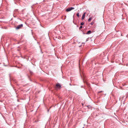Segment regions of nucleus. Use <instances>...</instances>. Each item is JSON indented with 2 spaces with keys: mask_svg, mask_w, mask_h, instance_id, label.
I'll return each instance as SVG.
<instances>
[{
  "mask_svg": "<svg viewBox=\"0 0 128 128\" xmlns=\"http://www.w3.org/2000/svg\"><path fill=\"white\" fill-rule=\"evenodd\" d=\"M82 28V26H80V27L79 28V29L80 30V29H81Z\"/></svg>",
  "mask_w": 128,
  "mask_h": 128,
  "instance_id": "9",
  "label": "nucleus"
},
{
  "mask_svg": "<svg viewBox=\"0 0 128 128\" xmlns=\"http://www.w3.org/2000/svg\"><path fill=\"white\" fill-rule=\"evenodd\" d=\"M86 14V13L85 12H84V14L82 15V20H83L84 19L85 16V14Z\"/></svg>",
  "mask_w": 128,
  "mask_h": 128,
  "instance_id": "4",
  "label": "nucleus"
},
{
  "mask_svg": "<svg viewBox=\"0 0 128 128\" xmlns=\"http://www.w3.org/2000/svg\"><path fill=\"white\" fill-rule=\"evenodd\" d=\"M83 34H85L84 33V32L83 33Z\"/></svg>",
  "mask_w": 128,
  "mask_h": 128,
  "instance_id": "12",
  "label": "nucleus"
},
{
  "mask_svg": "<svg viewBox=\"0 0 128 128\" xmlns=\"http://www.w3.org/2000/svg\"><path fill=\"white\" fill-rule=\"evenodd\" d=\"M94 22H92L90 24L92 25L94 24Z\"/></svg>",
  "mask_w": 128,
  "mask_h": 128,
  "instance_id": "10",
  "label": "nucleus"
},
{
  "mask_svg": "<svg viewBox=\"0 0 128 128\" xmlns=\"http://www.w3.org/2000/svg\"><path fill=\"white\" fill-rule=\"evenodd\" d=\"M82 105H83V104H82Z\"/></svg>",
  "mask_w": 128,
  "mask_h": 128,
  "instance_id": "15",
  "label": "nucleus"
},
{
  "mask_svg": "<svg viewBox=\"0 0 128 128\" xmlns=\"http://www.w3.org/2000/svg\"><path fill=\"white\" fill-rule=\"evenodd\" d=\"M92 33V32L91 30H89L86 33V34H90Z\"/></svg>",
  "mask_w": 128,
  "mask_h": 128,
  "instance_id": "5",
  "label": "nucleus"
},
{
  "mask_svg": "<svg viewBox=\"0 0 128 128\" xmlns=\"http://www.w3.org/2000/svg\"><path fill=\"white\" fill-rule=\"evenodd\" d=\"M65 17H66V16H65Z\"/></svg>",
  "mask_w": 128,
  "mask_h": 128,
  "instance_id": "14",
  "label": "nucleus"
},
{
  "mask_svg": "<svg viewBox=\"0 0 128 128\" xmlns=\"http://www.w3.org/2000/svg\"><path fill=\"white\" fill-rule=\"evenodd\" d=\"M70 84V86H71V84Z\"/></svg>",
  "mask_w": 128,
  "mask_h": 128,
  "instance_id": "13",
  "label": "nucleus"
},
{
  "mask_svg": "<svg viewBox=\"0 0 128 128\" xmlns=\"http://www.w3.org/2000/svg\"><path fill=\"white\" fill-rule=\"evenodd\" d=\"M103 92L102 91H101L99 92H98V93H100V92Z\"/></svg>",
  "mask_w": 128,
  "mask_h": 128,
  "instance_id": "11",
  "label": "nucleus"
},
{
  "mask_svg": "<svg viewBox=\"0 0 128 128\" xmlns=\"http://www.w3.org/2000/svg\"><path fill=\"white\" fill-rule=\"evenodd\" d=\"M74 9V8L73 7L69 8H67L66 10V11L67 12H68L71 11V10H72Z\"/></svg>",
  "mask_w": 128,
  "mask_h": 128,
  "instance_id": "1",
  "label": "nucleus"
},
{
  "mask_svg": "<svg viewBox=\"0 0 128 128\" xmlns=\"http://www.w3.org/2000/svg\"><path fill=\"white\" fill-rule=\"evenodd\" d=\"M76 16H77L79 17V12L78 11L76 14Z\"/></svg>",
  "mask_w": 128,
  "mask_h": 128,
  "instance_id": "6",
  "label": "nucleus"
},
{
  "mask_svg": "<svg viewBox=\"0 0 128 128\" xmlns=\"http://www.w3.org/2000/svg\"><path fill=\"white\" fill-rule=\"evenodd\" d=\"M92 17H90L89 18V19L88 20V21L90 22L91 20L92 19Z\"/></svg>",
  "mask_w": 128,
  "mask_h": 128,
  "instance_id": "7",
  "label": "nucleus"
},
{
  "mask_svg": "<svg viewBox=\"0 0 128 128\" xmlns=\"http://www.w3.org/2000/svg\"><path fill=\"white\" fill-rule=\"evenodd\" d=\"M59 37H59V36H58V38H59Z\"/></svg>",
  "mask_w": 128,
  "mask_h": 128,
  "instance_id": "16",
  "label": "nucleus"
},
{
  "mask_svg": "<svg viewBox=\"0 0 128 128\" xmlns=\"http://www.w3.org/2000/svg\"><path fill=\"white\" fill-rule=\"evenodd\" d=\"M84 24V22H82L80 24L81 26L83 25Z\"/></svg>",
  "mask_w": 128,
  "mask_h": 128,
  "instance_id": "8",
  "label": "nucleus"
},
{
  "mask_svg": "<svg viewBox=\"0 0 128 128\" xmlns=\"http://www.w3.org/2000/svg\"><path fill=\"white\" fill-rule=\"evenodd\" d=\"M23 24H21L20 25H19L17 26L16 28L17 29H19L21 28Z\"/></svg>",
  "mask_w": 128,
  "mask_h": 128,
  "instance_id": "2",
  "label": "nucleus"
},
{
  "mask_svg": "<svg viewBox=\"0 0 128 128\" xmlns=\"http://www.w3.org/2000/svg\"><path fill=\"white\" fill-rule=\"evenodd\" d=\"M61 87V86L58 84H57L56 85V88H60Z\"/></svg>",
  "mask_w": 128,
  "mask_h": 128,
  "instance_id": "3",
  "label": "nucleus"
}]
</instances>
